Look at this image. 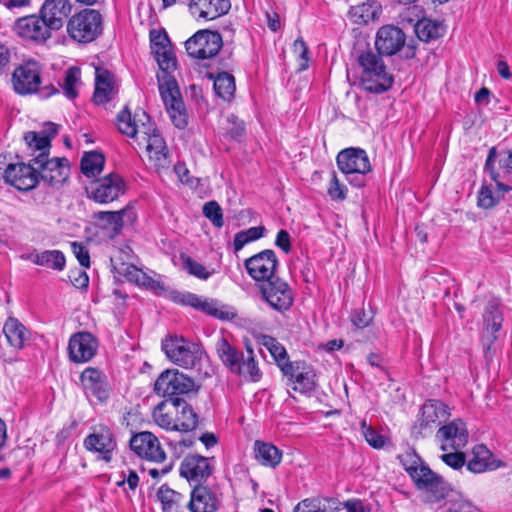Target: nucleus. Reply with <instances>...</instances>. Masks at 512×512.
I'll return each instance as SVG.
<instances>
[{
    "mask_svg": "<svg viewBox=\"0 0 512 512\" xmlns=\"http://www.w3.org/2000/svg\"><path fill=\"white\" fill-rule=\"evenodd\" d=\"M24 140L28 148L31 149L32 155L37 152V154L48 156L49 150L51 148L48 137L41 135L37 131H29L25 133Z\"/></svg>",
    "mask_w": 512,
    "mask_h": 512,
    "instance_id": "nucleus-44",
    "label": "nucleus"
},
{
    "mask_svg": "<svg viewBox=\"0 0 512 512\" xmlns=\"http://www.w3.org/2000/svg\"><path fill=\"white\" fill-rule=\"evenodd\" d=\"M415 33L421 41L430 42L443 36L445 27L440 22L424 18L415 24Z\"/></svg>",
    "mask_w": 512,
    "mask_h": 512,
    "instance_id": "nucleus-37",
    "label": "nucleus"
},
{
    "mask_svg": "<svg viewBox=\"0 0 512 512\" xmlns=\"http://www.w3.org/2000/svg\"><path fill=\"white\" fill-rule=\"evenodd\" d=\"M157 498L162 504L163 512H173L179 508L184 497L164 484L158 489Z\"/></svg>",
    "mask_w": 512,
    "mask_h": 512,
    "instance_id": "nucleus-43",
    "label": "nucleus"
},
{
    "mask_svg": "<svg viewBox=\"0 0 512 512\" xmlns=\"http://www.w3.org/2000/svg\"><path fill=\"white\" fill-rule=\"evenodd\" d=\"M179 413V406L165 400L160 402L153 410L155 423L165 430L176 431L175 415Z\"/></svg>",
    "mask_w": 512,
    "mask_h": 512,
    "instance_id": "nucleus-33",
    "label": "nucleus"
},
{
    "mask_svg": "<svg viewBox=\"0 0 512 512\" xmlns=\"http://www.w3.org/2000/svg\"><path fill=\"white\" fill-rule=\"evenodd\" d=\"M72 8L73 5L70 0H45L39 11L57 31L63 27L64 19L69 16Z\"/></svg>",
    "mask_w": 512,
    "mask_h": 512,
    "instance_id": "nucleus-29",
    "label": "nucleus"
},
{
    "mask_svg": "<svg viewBox=\"0 0 512 512\" xmlns=\"http://www.w3.org/2000/svg\"><path fill=\"white\" fill-rule=\"evenodd\" d=\"M203 214L215 227L221 228L224 225L222 208L216 201L205 203Z\"/></svg>",
    "mask_w": 512,
    "mask_h": 512,
    "instance_id": "nucleus-50",
    "label": "nucleus"
},
{
    "mask_svg": "<svg viewBox=\"0 0 512 512\" xmlns=\"http://www.w3.org/2000/svg\"><path fill=\"white\" fill-rule=\"evenodd\" d=\"M293 52L297 55L299 60V71H304L308 68L309 56L308 46L302 38H298L293 43Z\"/></svg>",
    "mask_w": 512,
    "mask_h": 512,
    "instance_id": "nucleus-53",
    "label": "nucleus"
},
{
    "mask_svg": "<svg viewBox=\"0 0 512 512\" xmlns=\"http://www.w3.org/2000/svg\"><path fill=\"white\" fill-rule=\"evenodd\" d=\"M360 427L363 437L371 447L375 449H381L384 447L386 442L385 437L378 434L370 425L367 424L366 420L361 421Z\"/></svg>",
    "mask_w": 512,
    "mask_h": 512,
    "instance_id": "nucleus-49",
    "label": "nucleus"
},
{
    "mask_svg": "<svg viewBox=\"0 0 512 512\" xmlns=\"http://www.w3.org/2000/svg\"><path fill=\"white\" fill-rule=\"evenodd\" d=\"M446 512H473V507L467 502H456L451 504Z\"/></svg>",
    "mask_w": 512,
    "mask_h": 512,
    "instance_id": "nucleus-64",
    "label": "nucleus"
},
{
    "mask_svg": "<svg viewBox=\"0 0 512 512\" xmlns=\"http://www.w3.org/2000/svg\"><path fill=\"white\" fill-rule=\"evenodd\" d=\"M212 473L209 459L201 455L191 454L184 458L180 466V475L188 481L201 483Z\"/></svg>",
    "mask_w": 512,
    "mask_h": 512,
    "instance_id": "nucleus-24",
    "label": "nucleus"
},
{
    "mask_svg": "<svg viewBox=\"0 0 512 512\" xmlns=\"http://www.w3.org/2000/svg\"><path fill=\"white\" fill-rule=\"evenodd\" d=\"M3 334L10 347L22 350L30 341V331L15 317H8L3 325Z\"/></svg>",
    "mask_w": 512,
    "mask_h": 512,
    "instance_id": "nucleus-30",
    "label": "nucleus"
},
{
    "mask_svg": "<svg viewBox=\"0 0 512 512\" xmlns=\"http://www.w3.org/2000/svg\"><path fill=\"white\" fill-rule=\"evenodd\" d=\"M231 8L229 0H191L189 10L195 17L214 20L228 13Z\"/></svg>",
    "mask_w": 512,
    "mask_h": 512,
    "instance_id": "nucleus-27",
    "label": "nucleus"
},
{
    "mask_svg": "<svg viewBox=\"0 0 512 512\" xmlns=\"http://www.w3.org/2000/svg\"><path fill=\"white\" fill-rule=\"evenodd\" d=\"M130 447L137 455L151 461L161 462L166 457L158 438L148 431L134 435L130 440Z\"/></svg>",
    "mask_w": 512,
    "mask_h": 512,
    "instance_id": "nucleus-21",
    "label": "nucleus"
},
{
    "mask_svg": "<svg viewBox=\"0 0 512 512\" xmlns=\"http://www.w3.org/2000/svg\"><path fill=\"white\" fill-rule=\"evenodd\" d=\"M196 385L193 378L180 372L178 369H167L163 371L154 384V391L157 395L167 398L166 400L181 406L182 396L195 392Z\"/></svg>",
    "mask_w": 512,
    "mask_h": 512,
    "instance_id": "nucleus-5",
    "label": "nucleus"
},
{
    "mask_svg": "<svg viewBox=\"0 0 512 512\" xmlns=\"http://www.w3.org/2000/svg\"><path fill=\"white\" fill-rule=\"evenodd\" d=\"M275 245L283 250L285 253H289L291 250L290 235L286 230H280L277 233Z\"/></svg>",
    "mask_w": 512,
    "mask_h": 512,
    "instance_id": "nucleus-59",
    "label": "nucleus"
},
{
    "mask_svg": "<svg viewBox=\"0 0 512 512\" xmlns=\"http://www.w3.org/2000/svg\"><path fill=\"white\" fill-rule=\"evenodd\" d=\"M127 209L119 211H100L94 214V219L98 221L100 227L111 232V236L118 235L124 224V216Z\"/></svg>",
    "mask_w": 512,
    "mask_h": 512,
    "instance_id": "nucleus-34",
    "label": "nucleus"
},
{
    "mask_svg": "<svg viewBox=\"0 0 512 512\" xmlns=\"http://www.w3.org/2000/svg\"><path fill=\"white\" fill-rule=\"evenodd\" d=\"M198 309L221 320H227L233 317L232 312L218 308L214 301H209L207 299H202L201 305Z\"/></svg>",
    "mask_w": 512,
    "mask_h": 512,
    "instance_id": "nucleus-52",
    "label": "nucleus"
},
{
    "mask_svg": "<svg viewBox=\"0 0 512 512\" xmlns=\"http://www.w3.org/2000/svg\"><path fill=\"white\" fill-rule=\"evenodd\" d=\"M398 459L410 477L412 474L416 473V471L424 464L422 459L415 451H407L403 454H400Z\"/></svg>",
    "mask_w": 512,
    "mask_h": 512,
    "instance_id": "nucleus-48",
    "label": "nucleus"
},
{
    "mask_svg": "<svg viewBox=\"0 0 512 512\" xmlns=\"http://www.w3.org/2000/svg\"><path fill=\"white\" fill-rule=\"evenodd\" d=\"M259 342L261 345L267 348L282 372L285 365L293 363L289 361L285 347L280 344L274 337L269 335H261L259 337Z\"/></svg>",
    "mask_w": 512,
    "mask_h": 512,
    "instance_id": "nucleus-39",
    "label": "nucleus"
},
{
    "mask_svg": "<svg viewBox=\"0 0 512 512\" xmlns=\"http://www.w3.org/2000/svg\"><path fill=\"white\" fill-rule=\"evenodd\" d=\"M381 6L375 0L352 6L349 10L351 20L356 24H366L378 17Z\"/></svg>",
    "mask_w": 512,
    "mask_h": 512,
    "instance_id": "nucleus-36",
    "label": "nucleus"
},
{
    "mask_svg": "<svg viewBox=\"0 0 512 512\" xmlns=\"http://www.w3.org/2000/svg\"><path fill=\"white\" fill-rule=\"evenodd\" d=\"M36 165L31 162L11 163L2 173L4 181L20 191H29L38 184V175Z\"/></svg>",
    "mask_w": 512,
    "mask_h": 512,
    "instance_id": "nucleus-14",
    "label": "nucleus"
},
{
    "mask_svg": "<svg viewBox=\"0 0 512 512\" xmlns=\"http://www.w3.org/2000/svg\"><path fill=\"white\" fill-rule=\"evenodd\" d=\"M411 478L418 489L432 493L437 500L444 498L447 494L448 489L443 478L434 473L425 463L412 474Z\"/></svg>",
    "mask_w": 512,
    "mask_h": 512,
    "instance_id": "nucleus-22",
    "label": "nucleus"
},
{
    "mask_svg": "<svg viewBox=\"0 0 512 512\" xmlns=\"http://www.w3.org/2000/svg\"><path fill=\"white\" fill-rule=\"evenodd\" d=\"M254 451L257 461L266 467L275 468L282 460V452L271 443L256 441Z\"/></svg>",
    "mask_w": 512,
    "mask_h": 512,
    "instance_id": "nucleus-35",
    "label": "nucleus"
},
{
    "mask_svg": "<svg viewBox=\"0 0 512 512\" xmlns=\"http://www.w3.org/2000/svg\"><path fill=\"white\" fill-rule=\"evenodd\" d=\"M117 126L122 134L134 138L138 145H145L148 158L157 170L169 167L166 143L145 111L139 110L132 115L125 107L117 116Z\"/></svg>",
    "mask_w": 512,
    "mask_h": 512,
    "instance_id": "nucleus-2",
    "label": "nucleus"
},
{
    "mask_svg": "<svg viewBox=\"0 0 512 512\" xmlns=\"http://www.w3.org/2000/svg\"><path fill=\"white\" fill-rule=\"evenodd\" d=\"M327 193L332 200L343 201L347 197V188L340 183L335 171H332Z\"/></svg>",
    "mask_w": 512,
    "mask_h": 512,
    "instance_id": "nucleus-51",
    "label": "nucleus"
},
{
    "mask_svg": "<svg viewBox=\"0 0 512 512\" xmlns=\"http://www.w3.org/2000/svg\"><path fill=\"white\" fill-rule=\"evenodd\" d=\"M248 240L255 241L264 236L265 228L263 226L251 227L247 230H243Z\"/></svg>",
    "mask_w": 512,
    "mask_h": 512,
    "instance_id": "nucleus-63",
    "label": "nucleus"
},
{
    "mask_svg": "<svg viewBox=\"0 0 512 512\" xmlns=\"http://www.w3.org/2000/svg\"><path fill=\"white\" fill-rule=\"evenodd\" d=\"M53 30L54 26L40 12L20 17L14 23V31L20 38L36 44H44Z\"/></svg>",
    "mask_w": 512,
    "mask_h": 512,
    "instance_id": "nucleus-11",
    "label": "nucleus"
},
{
    "mask_svg": "<svg viewBox=\"0 0 512 512\" xmlns=\"http://www.w3.org/2000/svg\"><path fill=\"white\" fill-rule=\"evenodd\" d=\"M127 478H123L122 480L118 481L116 484L119 487H122L125 483L128 484V487L131 490H135L139 483V477L136 473V471L129 469Z\"/></svg>",
    "mask_w": 512,
    "mask_h": 512,
    "instance_id": "nucleus-61",
    "label": "nucleus"
},
{
    "mask_svg": "<svg viewBox=\"0 0 512 512\" xmlns=\"http://www.w3.org/2000/svg\"><path fill=\"white\" fill-rule=\"evenodd\" d=\"M30 259L36 265L62 271L65 267V256L59 250H46L30 255Z\"/></svg>",
    "mask_w": 512,
    "mask_h": 512,
    "instance_id": "nucleus-38",
    "label": "nucleus"
},
{
    "mask_svg": "<svg viewBox=\"0 0 512 512\" xmlns=\"http://www.w3.org/2000/svg\"><path fill=\"white\" fill-rule=\"evenodd\" d=\"M194 443L195 439L192 437L170 441V445L175 449L177 453H183L184 449L190 448Z\"/></svg>",
    "mask_w": 512,
    "mask_h": 512,
    "instance_id": "nucleus-60",
    "label": "nucleus"
},
{
    "mask_svg": "<svg viewBox=\"0 0 512 512\" xmlns=\"http://www.w3.org/2000/svg\"><path fill=\"white\" fill-rule=\"evenodd\" d=\"M71 248L80 265L88 268L90 266V255L86 246L75 241L71 243Z\"/></svg>",
    "mask_w": 512,
    "mask_h": 512,
    "instance_id": "nucleus-56",
    "label": "nucleus"
},
{
    "mask_svg": "<svg viewBox=\"0 0 512 512\" xmlns=\"http://www.w3.org/2000/svg\"><path fill=\"white\" fill-rule=\"evenodd\" d=\"M283 374L292 383V389L302 394H307L316 388V373L314 369L305 362L296 361L285 365Z\"/></svg>",
    "mask_w": 512,
    "mask_h": 512,
    "instance_id": "nucleus-20",
    "label": "nucleus"
},
{
    "mask_svg": "<svg viewBox=\"0 0 512 512\" xmlns=\"http://www.w3.org/2000/svg\"><path fill=\"white\" fill-rule=\"evenodd\" d=\"M214 91L223 100L230 101L235 92V79L227 72H221L214 78Z\"/></svg>",
    "mask_w": 512,
    "mask_h": 512,
    "instance_id": "nucleus-42",
    "label": "nucleus"
},
{
    "mask_svg": "<svg viewBox=\"0 0 512 512\" xmlns=\"http://www.w3.org/2000/svg\"><path fill=\"white\" fill-rule=\"evenodd\" d=\"M440 458L447 466L455 470H459L467 464L465 454L460 450L444 453Z\"/></svg>",
    "mask_w": 512,
    "mask_h": 512,
    "instance_id": "nucleus-54",
    "label": "nucleus"
},
{
    "mask_svg": "<svg viewBox=\"0 0 512 512\" xmlns=\"http://www.w3.org/2000/svg\"><path fill=\"white\" fill-rule=\"evenodd\" d=\"M339 170L347 177L348 182L355 187L365 185V175L371 171V164L365 150L361 148H346L340 151L336 158Z\"/></svg>",
    "mask_w": 512,
    "mask_h": 512,
    "instance_id": "nucleus-8",
    "label": "nucleus"
},
{
    "mask_svg": "<svg viewBox=\"0 0 512 512\" xmlns=\"http://www.w3.org/2000/svg\"><path fill=\"white\" fill-rule=\"evenodd\" d=\"M117 92L114 75L105 68L97 67L95 69L94 102L96 104H105L111 101Z\"/></svg>",
    "mask_w": 512,
    "mask_h": 512,
    "instance_id": "nucleus-28",
    "label": "nucleus"
},
{
    "mask_svg": "<svg viewBox=\"0 0 512 512\" xmlns=\"http://www.w3.org/2000/svg\"><path fill=\"white\" fill-rule=\"evenodd\" d=\"M150 46L161 70L157 74L161 98L173 124L179 129H184L187 126L188 117L177 82L171 76V73L176 70L177 60L166 31L152 30Z\"/></svg>",
    "mask_w": 512,
    "mask_h": 512,
    "instance_id": "nucleus-1",
    "label": "nucleus"
},
{
    "mask_svg": "<svg viewBox=\"0 0 512 512\" xmlns=\"http://www.w3.org/2000/svg\"><path fill=\"white\" fill-rule=\"evenodd\" d=\"M261 294L270 307L279 312L288 310L294 300L289 285L278 277L264 282Z\"/></svg>",
    "mask_w": 512,
    "mask_h": 512,
    "instance_id": "nucleus-13",
    "label": "nucleus"
},
{
    "mask_svg": "<svg viewBox=\"0 0 512 512\" xmlns=\"http://www.w3.org/2000/svg\"><path fill=\"white\" fill-rule=\"evenodd\" d=\"M123 192V180L118 174L114 173L95 181L87 189L89 198L101 204L116 200Z\"/></svg>",
    "mask_w": 512,
    "mask_h": 512,
    "instance_id": "nucleus-18",
    "label": "nucleus"
},
{
    "mask_svg": "<svg viewBox=\"0 0 512 512\" xmlns=\"http://www.w3.org/2000/svg\"><path fill=\"white\" fill-rule=\"evenodd\" d=\"M83 444L88 451L97 453L98 459L107 463L112 460V454L117 447L114 436L109 429L89 434L85 437Z\"/></svg>",
    "mask_w": 512,
    "mask_h": 512,
    "instance_id": "nucleus-23",
    "label": "nucleus"
},
{
    "mask_svg": "<svg viewBox=\"0 0 512 512\" xmlns=\"http://www.w3.org/2000/svg\"><path fill=\"white\" fill-rule=\"evenodd\" d=\"M277 266V256L271 249L263 250L245 261L248 274L256 281L266 282L275 278L274 272Z\"/></svg>",
    "mask_w": 512,
    "mask_h": 512,
    "instance_id": "nucleus-19",
    "label": "nucleus"
},
{
    "mask_svg": "<svg viewBox=\"0 0 512 512\" xmlns=\"http://www.w3.org/2000/svg\"><path fill=\"white\" fill-rule=\"evenodd\" d=\"M467 469L475 474L484 473L500 467V461L494 459L491 451L482 444L476 445L472 450V457L467 461Z\"/></svg>",
    "mask_w": 512,
    "mask_h": 512,
    "instance_id": "nucleus-31",
    "label": "nucleus"
},
{
    "mask_svg": "<svg viewBox=\"0 0 512 512\" xmlns=\"http://www.w3.org/2000/svg\"><path fill=\"white\" fill-rule=\"evenodd\" d=\"M12 83L15 92L21 95L39 92L41 97L47 98L58 93V89L54 86H45L39 89L41 84V70L36 61H28L16 68L12 75Z\"/></svg>",
    "mask_w": 512,
    "mask_h": 512,
    "instance_id": "nucleus-9",
    "label": "nucleus"
},
{
    "mask_svg": "<svg viewBox=\"0 0 512 512\" xmlns=\"http://www.w3.org/2000/svg\"><path fill=\"white\" fill-rule=\"evenodd\" d=\"M216 351L222 363L232 373L252 382H258L261 379L262 374L250 345L246 344L247 355L245 356L242 351L222 337L217 341Z\"/></svg>",
    "mask_w": 512,
    "mask_h": 512,
    "instance_id": "nucleus-4",
    "label": "nucleus"
},
{
    "mask_svg": "<svg viewBox=\"0 0 512 512\" xmlns=\"http://www.w3.org/2000/svg\"><path fill=\"white\" fill-rule=\"evenodd\" d=\"M176 431L188 432L198 425V416L193 408L183 399L179 406V413L175 415Z\"/></svg>",
    "mask_w": 512,
    "mask_h": 512,
    "instance_id": "nucleus-40",
    "label": "nucleus"
},
{
    "mask_svg": "<svg viewBox=\"0 0 512 512\" xmlns=\"http://www.w3.org/2000/svg\"><path fill=\"white\" fill-rule=\"evenodd\" d=\"M503 317L499 311L498 304L491 302L487 305L484 313V322L486 329L493 334L498 332L502 326Z\"/></svg>",
    "mask_w": 512,
    "mask_h": 512,
    "instance_id": "nucleus-45",
    "label": "nucleus"
},
{
    "mask_svg": "<svg viewBox=\"0 0 512 512\" xmlns=\"http://www.w3.org/2000/svg\"><path fill=\"white\" fill-rule=\"evenodd\" d=\"M353 325L359 329L367 327L372 321V317L363 309H356L351 315Z\"/></svg>",
    "mask_w": 512,
    "mask_h": 512,
    "instance_id": "nucleus-57",
    "label": "nucleus"
},
{
    "mask_svg": "<svg viewBox=\"0 0 512 512\" xmlns=\"http://www.w3.org/2000/svg\"><path fill=\"white\" fill-rule=\"evenodd\" d=\"M222 45L221 34L211 30H199L185 42L188 55L199 60L216 56Z\"/></svg>",
    "mask_w": 512,
    "mask_h": 512,
    "instance_id": "nucleus-12",
    "label": "nucleus"
},
{
    "mask_svg": "<svg viewBox=\"0 0 512 512\" xmlns=\"http://www.w3.org/2000/svg\"><path fill=\"white\" fill-rule=\"evenodd\" d=\"M30 162L36 165L38 182L42 181L48 186L59 188L69 178L70 162L65 157L49 158L47 155L37 154Z\"/></svg>",
    "mask_w": 512,
    "mask_h": 512,
    "instance_id": "nucleus-10",
    "label": "nucleus"
},
{
    "mask_svg": "<svg viewBox=\"0 0 512 512\" xmlns=\"http://www.w3.org/2000/svg\"><path fill=\"white\" fill-rule=\"evenodd\" d=\"M406 43L404 31L395 25H383L375 36V48L380 55L393 56L400 52Z\"/></svg>",
    "mask_w": 512,
    "mask_h": 512,
    "instance_id": "nucleus-17",
    "label": "nucleus"
},
{
    "mask_svg": "<svg viewBox=\"0 0 512 512\" xmlns=\"http://www.w3.org/2000/svg\"><path fill=\"white\" fill-rule=\"evenodd\" d=\"M105 164V157L97 151L84 153L81 159V171L86 177H96L99 175Z\"/></svg>",
    "mask_w": 512,
    "mask_h": 512,
    "instance_id": "nucleus-41",
    "label": "nucleus"
},
{
    "mask_svg": "<svg viewBox=\"0 0 512 512\" xmlns=\"http://www.w3.org/2000/svg\"><path fill=\"white\" fill-rule=\"evenodd\" d=\"M383 56L371 48L358 53L357 62L361 68V85L368 92L381 94L393 85L394 78L387 71Z\"/></svg>",
    "mask_w": 512,
    "mask_h": 512,
    "instance_id": "nucleus-3",
    "label": "nucleus"
},
{
    "mask_svg": "<svg viewBox=\"0 0 512 512\" xmlns=\"http://www.w3.org/2000/svg\"><path fill=\"white\" fill-rule=\"evenodd\" d=\"M162 350L172 363L186 369L194 368L204 354L199 343L179 335H169L163 339Z\"/></svg>",
    "mask_w": 512,
    "mask_h": 512,
    "instance_id": "nucleus-7",
    "label": "nucleus"
},
{
    "mask_svg": "<svg viewBox=\"0 0 512 512\" xmlns=\"http://www.w3.org/2000/svg\"><path fill=\"white\" fill-rule=\"evenodd\" d=\"M183 269L190 275L201 280H207L212 274L213 270L209 271L201 263L187 255H181Z\"/></svg>",
    "mask_w": 512,
    "mask_h": 512,
    "instance_id": "nucleus-47",
    "label": "nucleus"
},
{
    "mask_svg": "<svg viewBox=\"0 0 512 512\" xmlns=\"http://www.w3.org/2000/svg\"><path fill=\"white\" fill-rule=\"evenodd\" d=\"M80 81V69L77 67H70L64 76L62 89L68 99H74L78 95L77 84Z\"/></svg>",
    "mask_w": 512,
    "mask_h": 512,
    "instance_id": "nucleus-46",
    "label": "nucleus"
},
{
    "mask_svg": "<svg viewBox=\"0 0 512 512\" xmlns=\"http://www.w3.org/2000/svg\"><path fill=\"white\" fill-rule=\"evenodd\" d=\"M450 416L449 408L439 400H428L421 409L420 426L430 428L446 421Z\"/></svg>",
    "mask_w": 512,
    "mask_h": 512,
    "instance_id": "nucleus-32",
    "label": "nucleus"
},
{
    "mask_svg": "<svg viewBox=\"0 0 512 512\" xmlns=\"http://www.w3.org/2000/svg\"><path fill=\"white\" fill-rule=\"evenodd\" d=\"M81 384L87 394L103 402L109 397L106 376L97 368L87 367L80 375Z\"/></svg>",
    "mask_w": 512,
    "mask_h": 512,
    "instance_id": "nucleus-25",
    "label": "nucleus"
},
{
    "mask_svg": "<svg viewBox=\"0 0 512 512\" xmlns=\"http://www.w3.org/2000/svg\"><path fill=\"white\" fill-rule=\"evenodd\" d=\"M131 268H132V270H129L128 274L131 276L130 279L134 280L136 283L142 284V285H148L151 282L152 288H155L156 286L158 287L160 285L159 282H155L154 280L147 278L146 275L142 271L136 269L135 267H131Z\"/></svg>",
    "mask_w": 512,
    "mask_h": 512,
    "instance_id": "nucleus-58",
    "label": "nucleus"
},
{
    "mask_svg": "<svg viewBox=\"0 0 512 512\" xmlns=\"http://www.w3.org/2000/svg\"><path fill=\"white\" fill-rule=\"evenodd\" d=\"M293 512H325L320 508H315L310 499H304L299 502L293 509Z\"/></svg>",
    "mask_w": 512,
    "mask_h": 512,
    "instance_id": "nucleus-62",
    "label": "nucleus"
},
{
    "mask_svg": "<svg viewBox=\"0 0 512 512\" xmlns=\"http://www.w3.org/2000/svg\"><path fill=\"white\" fill-rule=\"evenodd\" d=\"M220 503V497L208 486L196 485L191 491L188 509L190 512H216Z\"/></svg>",
    "mask_w": 512,
    "mask_h": 512,
    "instance_id": "nucleus-26",
    "label": "nucleus"
},
{
    "mask_svg": "<svg viewBox=\"0 0 512 512\" xmlns=\"http://www.w3.org/2000/svg\"><path fill=\"white\" fill-rule=\"evenodd\" d=\"M468 436L466 425L461 419H454L443 425L436 433L440 449L444 452L463 449L468 443Z\"/></svg>",
    "mask_w": 512,
    "mask_h": 512,
    "instance_id": "nucleus-15",
    "label": "nucleus"
},
{
    "mask_svg": "<svg viewBox=\"0 0 512 512\" xmlns=\"http://www.w3.org/2000/svg\"><path fill=\"white\" fill-rule=\"evenodd\" d=\"M499 199L494 196L490 186L483 185L478 192V206L484 209L494 207Z\"/></svg>",
    "mask_w": 512,
    "mask_h": 512,
    "instance_id": "nucleus-55",
    "label": "nucleus"
},
{
    "mask_svg": "<svg viewBox=\"0 0 512 512\" xmlns=\"http://www.w3.org/2000/svg\"><path fill=\"white\" fill-rule=\"evenodd\" d=\"M103 31V17L96 9L86 8L74 14L67 22V33L79 43L96 40Z\"/></svg>",
    "mask_w": 512,
    "mask_h": 512,
    "instance_id": "nucleus-6",
    "label": "nucleus"
},
{
    "mask_svg": "<svg viewBox=\"0 0 512 512\" xmlns=\"http://www.w3.org/2000/svg\"><path fill=\"white\" fill-rule=\"evenodd\" d=\"M98 347V339L92 333L87 331L74 333L68 342L69 359L74 363H87L94 358Z\"/></svg>",
    "mask_w": 512,
    "mask_h": 512,
    "instance_id": "nucleus-16",
    "label": "nucleus"
}]
</instances>
